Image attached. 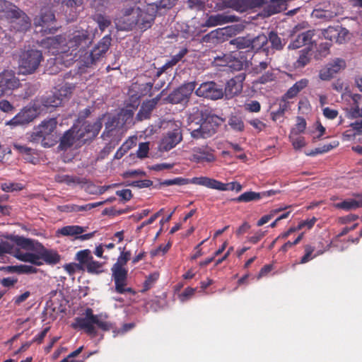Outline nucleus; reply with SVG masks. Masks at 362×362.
Instances as JSON below:
<instances>
[{
	"label": "nucleus",
	"mask_w": 362,
	"mask_h": 362,
	"mask_svg": "<svg viewBox=\"0 0 362 362\" xmlns=\"http://www.w3.org/2000/svg\"><path fill=\"white\" fill-rule=\"evenodd\" d=\"M339 142L337 141H333L332 143L325 144L322 146H319L317 148H315L314 150L311 151L308 155L309 156H315L317 154H321L324 153H327L330 150L333 149L334 148H336L338 146Z\"/></svg>",
	"instance_id": "nucleus-46"
},
{
	"label": "nucleus",
	"mask_w": 362,
	"mask_h": 362,
	"mask_svg": "<svg viewBox=\"0 0 362 362\" xmlns=\"http://www.w3.org/2000/svg\"><path fill=\"white\" fill-rule=\"evenodd\" d=\"M164 92L165 90H163L160 93L154 98L144 101L138 113L136 114V119L138 121H142L150 118L152 111L157 105Z\"/></svg>",
	"instance_id": "nucleus-24"
},
{
	"label": "nucleus",
	"mask_w": 362,
	"mask_h": 362,
	"mask_svg": "<svg viewBox=\"0 0 362 362\" xmlns=\"http://www.w3.org/2000/svg\"><path fill=\"white\" fill-rule=\"evenodd\" d=\"M7 19L9 20L11 28L16 31L25 32L31 25L30 18L17 6L10 11Z\"/></svg>",
	"instance_id": "nucleus-13"
},
{
	"label": "nucleus",
	"mask_w": 362,
	"mask_h": 362,
	"mask_svg": "<svg viewBox=\"0 0 362 362\" xmlns=\"http://www.w3.org/2000/svg\"><path fill=\"white\" fill-rule=\"evenodd\" d=\"M56 181H57L58 182L66 183L68 185L86 183L85 179H82L76 176H71L69 175H58L56 177Z\"/></svg>",
	"instance_id": "nucleus-40"
},
{
	"label": "nucleus",
	"mask_w": 362,
	"mask_h": 362,
	"mask_svg": "<svg viewBox=\"0 0 362 362\" xmlns=\"http://www.w3.org/2000/svg\"><path fill=\"white\" fill-rule=\"evenodd\" d=\"M181 126L182 124L180 122H169L168 131L162 139L160 144L161 151H168L182 140Z\"/></svg>",
	"instance_id": "nucleus-9"
},
{
	"label": "nucleus",
	"mask_w": 362,
	"mask_h": 362,
	"mask_svg": "<svg viewBox=\"0 0 362 362\" xmlns=\"http://www.w3.org/2000/svg\"><path fill=\"white\" fill-rule=\"evenodd\" d=\"M112 37L110 35L104 36L89 52L86 53L83 59L84 66L90 67L103 59L111 45Z\"/></svg>",
	"instance_id": "nucleus-8"
},
{
	"label": "nucleus",
	"mask_w": 362,
	"mask_h": 362,
	"mask_svg": "<svg viewBox=\"0 0 362 362\" xmlns=\"http://www.w3.org/2000/svg\"><path fill=\"white\" fill-rule=\"evenodd\" d=\"M103 264V263L95 261L93 258L86 268L90 274H99L104 272Z\"/></svg>",
	"instance_id": "nucleus-45"
},
{
	"label": "nucleus",
	"mask_w": 362,
	"mask_h": 362,
	"mask_svg": "<svg viewBox=\"0 0 362 362\" xmlns=\"http://www.w3.org/2000/svg\"><path fill=\"white\" fill-rule=\"evenodd\" d=\"M93 258V257L91 255V252L88 249L80 250L76 255V259L79 262L78 264H81L83 269L88 264Z\"/></svg>",
	"instance_id": "nucleus-41"
},
{
	"label": "nucleus",
	"mask_w": 362,
	"mask_h": 362,
	"mask_svg": "<svg viewBox=\"0 0 362 362\" xmlns=\"http://www.w3.org/2000/svg\"><path fill=\"white\" fill-rule=\"evenodd\" d=\"M95 326L104 332L115 329L114 324L105 320L102 315H94L89 308L86 309L83 317H76L72 323L73 328L83 329L93 337L98 334Z\"/></svg>",
	"instance_id": "nucleus-1"
},
{
	"label": "nucleus",
	"mask_w": 362,
	"mask_h": 362,
	"mask_svg": "<svg viewBox=\"0 0 362 362\" xmlns=\"http://www.w3.org/2000/svg\"><path fill=\"white\" fill-rule=\"evenodd\" d=\"M11 240L19 247L27 250H34L35 249L34 241L30 238L23 236L16 235Z\"/></svg>",
	"instance_id": "nucleus-38"
},
{
	"label": "nucleus",
	"mask_w": 362,
	"mask_h": 362,
	"mask_svg": "<svg viewBox=\"0 0 362 362\" xmlns=\"http://www.w3.org/2000/svg\"><path fill=\"white\" fill-rule=\"evenodd\" d=\"M268 42H270L272 49L276 50H281L286 42L284 39H281L276 33L271 31L267 36Z\"/></svg>",
	"instance_id": "nucleus-37"
},
{
	"label": "nucleus",
	"mask_w": 362,
	"mask_h": 362,
	"mask_svg": "<svg viewBox=\"0 0 362 362\" xmlns=\"http://www.w3.org/2000/svg\"><path fill=\"white\" fill-rule=\"evenodd\" d=\"M277 193V191L270 189L268 191L256 192L253 191H248L241 194L240 196L235 198L228 199V202H250L253 201H258L264 197H271Z\"/></svg>",
	"instance_id": "nucleus-25"
},
{
	"label": "nucleus",
	"mask_w": 362,
	"mask_h": 362,
	"mask_svg": "<svg viewBox=\"0 0 362 362\" xmlns=\"http://www.w3.org/2000/svg\"><path fill=\"white\" fill-rule=\"evenodd\" d=\"M54 12L47 8L41 10L39 16L34 19V25L37 33L42 35L54 34L58 30Z\"/></svg>",
	"instance_id": "nucleus-7"
},
{
	"label": "nucleus",
	"mask_w": 362,
	"mask_h": 362,
	"mask_svg": "<svg viewBox=\"0 0 362 362\" xmlns=\"http://www.w3.org/2000/svg\"><path fill=\"white\" fill-rule=\"evenodd\" d=\"M13 256L21 261L37 266H41L44 262L48 264H55L60 260V256L56 251L47 250L39 243H37L35 252H23L20 250H16L13 252Z\"/></svg>",
	"instance_id": "nucleus-4"
},
{
	"label": "nucleus",
	"mask_w": 362,
	"mask_h": 362,
	"mask_svg": "<svg viewBox=\"0 0 362 362\" xmlns=\"http://www.w3.org/2000/svg\"><path fill=\"white\" fill-rule=\"evenodd\" d=\"M42 60L40 50L30 49L23 52L18 61L19 74L28 75L35 73Z\"/></svg>",
	"instance_id": "nucleus-6"
},
{
	"label": "nucleus",
	"mask_w": 362,
	"mask_h": 362,
	"mask_svg": "<svg viewBox=\"0 0 362 362\" xmlns=\"http://www.w3.org/2000/svg\"><path fill=\"white\" fill-rule=\"evenodd\" d=\"M95 326L104 332L115 329L114 324L105 320L102 315H94L89 308L86 309L83 317H76L72 323L73 328L83 329L93 337L98 334Z\"/></svg>",
	"instance_id": "nucleus-2"
},
{
	"label": "nucleus",
	"mask_w": 362,
	"mask_h": 362,
	"mask_svg": "<svg viewBox=\"0 0 362 362\" xmlns=\"http://www.w3.org/2000/svg\"><path fill=\"white\" fill-rule=\"evenodd\" d=\"M250 49L258 51L267 44V36L264 34H259L255 37H250Z\"/></svg>",
	"instance_id": "nucleus-36"
},
{
	"label": "nucleus",
	"mask_w": 362,
	"mask_h": 362,
	"mask_svg": "<svg viewBox=\"0 0 362 362\" xmlns=\"http://www.w3.org/2000/svg\"><path fill=\"white\" fill-rule=\"evenodd\" d=\"M205 177H194L192 179L184 177H175L174 179L165 180L160 182V185L170 186V185H185L188 184H194L198 185L204 186Z\"/></svg>",
	"instance_id": "nucleus-30"
},
{
	"label": "nucleus",
	"mask_w": 362,
	"mask_h": 362,
	"mask_svg": "<svg viewBox=\"0 0 362 362\" xmlns=\"http://www.w3.org/2000/svg\"><path fill=\"white\" fill-rule=\"evenodd\" d=\"M204 187L211 189H215L221 191L235 190L238 192L242 190V185L237 182H232L228 183H223L215 179L205 177Z\"/></svg>",
	"instance_id": "nucleus-27"
},
{
	"label": "nucleus",
	"mask_w": 362,
	"mask_h": 362,
	"mask_svg": "<svg viewBox=\"0 0 362 362\" xmlns=\"http://www.w3.org/2000/svg\"><path fill=\"white\" fill-rule=\"evenodd\" d=\"M57 124L58 122L55 117L44 119L31 133L30 141L40 143L45 148L54 146L59 139L57 132Z\"/></svg>",
	"instance_id": "nucleus-3"
},
{
	"label": "nucleus",
	"mask_w": 362,
	"mask_h": 362,
	"mask_svg": "<svg viewBox=\"0 0 362 362\" xmlns=\"http://www.w3.org/2000/svg\"><path fill=\"white\" fill-rule=\"evenodd\" d=\"M309 83L307 78H302L296 81L285 93L286 98L291 99L295 98L303 89L306 88Z\"/></svg>",
	"instance_id": "nucleus-34"
},
{
	"label": "nucleus",
	"mask_w": 362,
	"mask_h": 362,
	"mask_svg": "<svg viewBox=\"0 0 362 362\" xmlns=\"http://www.w3.org/2000/svg\"><path fill=\"white\" fill-rule=\"evenodd\" d=\"M349 114L351 118L362 117V107H359L358 103H353L350 107Z\"/></svg>",
	"instance_id": "nucleus-57"
},
{
	"label": "nucleus",
	"mask_w": 362,
	"mask_h": 362,
	"mask_svg": "<svg viewBox=\"0 0 362 362\" xmlns=\"http://www.w3.org/2000/svg\"><path fill=\"white\" fill-rule=\"evenodd\" d=\"M61 0H58V2H60ZM83 0H66L62 1V4L66 6L67 8H69L71 11H74L76 13V9L78 7H81L83 4Z\"/></svg>",
	"instance_id": "nucleus-53"
},
{
	"label": "nucleus",
	"mask_w": 362,
	"mask_h": 362,
	"mask_svg": "<svg viewBox=\"0 0 362 362\" xmlns=\"http://www.w3.org/2000/svg\"><path fill=\"white\" fill-rule=\"evenodd\" d=\"M286 0H271L264 8V11L267 16H272L281 11V6L284 5Z\"/></svg>",
	"instance_id": "nucleus-42"
},
{
	"label": "nucleus",
	"mask_w": 362,
	"mask_h": 362,
	"mask_svg": "<svg viewBox=\"0 0 362 362\" xmlns=\"http://www.w3.org/2000/svg\"><path fill=\"white\" fill-rule=\"evenodd\" d=\"M38 115V110L34 107H25L8 122V124L17 126L28 124Z\"/></svg>",
	"instance_id": "nucleus-20"
},
{
	"label": "nucleus",
	"mask_w": 362,
	"mask_h": 362,
	"mask_svg": "<svg viewBox=\"0 0 362 362\" xmlns=\"http://www.w3.org/2000/svg\"><path fill=\"white\" fill-rule=\"evenodd\" d=\"M112 279L115 283V291L117 293L124 294L129 293L135 294V291L130 287H127L128 271L119 264H113L111 268Z\"/></svg>",
	"instance_id": "nucleus-11"
},
{
	"label": "nucleus",
	"mask_w": 362,
	"mask_h": 362,
	"mask_svg": "<svg viewBox=\"0 0 362 362\" xmlns=\"http://www.w3.org/2000/svg\"><path fill=\"white\" fill-rule=\"evenodd\" d=\"M85 231L83 227L80 226H67L59 229L57 233L64 236L81 235Z\"/></svg>",
	"instance_id": "nucleus-39"
},
{
	"label": "nucleus",
	"mask_w": 362,
	"mask_h": 362,
	"mask_svg": "<svg viewBox=\"0 0 362 362\" xmlns=\"http://www.w3.org/2000/svg\"><path fill=\"white\" fill-rule=\"evenodd\" d=\"M133 115L132 110H127L117 115L109 116L107 121L105 122V129L102 136H104L105 134L109 136L112 131L117 127H122L128 119H132Z\"/></svg>",
	"instance_id": "nucleus-15"
},
{
	"label": "nucleus",
	"mask_w": 362,
	"mask_h": 362,
	"mask_svg": "<svg viewBox=\"0 0 362 362\" xmlns=\"http://www.w3.org/2000/svg\"><path fill=\"white\" fill-rule=\"evenodd\" d=\"M250 37H238L230 40L229 44L238 49H250Z\"/></svg>",
	"instance_id": "nucleus-43"
},
{
	"label": "nucleus",
	"mask_w": 362,
	"mask_h": 362,
	"mask_svg": "<svg viewBox=\"0 0 362 362\" xmlns=\"http://www.w3.org/2000/svg\"><path fill=\"white\" fill-rule=\"evenodd\" d=\"M346 67V62L344 59L336 58L332 62L329 63L327 66L320 71L319 77L322 81H329L334 76L339 72L341 69Z\"/></svg>",
	"instance_id": "nucleus-22"
},
{
	"label": "nucleus",
	"mask_w": 362,
	"mask_h": 362,
	"mask_svg": "<svg viewBox=\"0 0 362 362\" xmlns=\"http://www.w3.org/2000/svg\"><path fill=\"white\" fill-rule=\"evenodd\" d=\"M214 152V151L207 146L194 147L192 150L190 160L197 163H211L216 159Z\"/></svg>",
	"instance_id": "nucleus-21"
},
{
	"label": "nucleus",
	"mask_w": 362,
	"mask_h": 362,
	"mask_svg": "<svg viewBox=\"0 0 362 362\" xmlns=\"http://www.w3.org/2000/svg\"><path fill=\"white\" fill-rule=\"evenodd\" d=\"M200 117L201 121H203L206 128L211 131L210 133L211 137L216 133L218 128L223 122L221 117L207 110H202L200 112Z\"/></svg>",
	"instance_id": "nucleus-23"
},
{
	"label": "nucleus",
	"mask_w": 362,
	"mask_h": 362,
	"mask_svg": "<svg viewBox=\"0 0 362 362\" xmlns=\"http://www.w3.org/2000/svg\"><path fill=\"white\" fill-rule=\"evenodd\" d=\"M228 125L235 131L242 132L244 130V122L241 117L233 115L228 119Z\"/></svg>",
	"instance_id": "nucleus-47"
},
{
	"label": "nucleus",
	"mask_w": 362,
	"mask_h": 362,
	"mask_svg": "<svg viewBox=\"0 0 362 362\" xmlns=\"http://www.w3.org/2000/svg\"><path fill=\"white\" fill-rule=\"evenodd\" d=\"M195 88L194 81L185 83L171 92L165 101L171 104H187Z\"/></svg>",
	"instance_id": "nucleus-12"
},
{
	"label": "nucleus",
	"mask_w": 362,
	"mask_h": 362,
	"mask_svg": "<svg viewBox=\"0 0 362 362\" xmlns=\"http://www.w3.org/2000/svg\"><path fill=\"white\" fill-rule=\"evenodd\" d=\"M78 133L79 132H76L74 128L65 132L59 139L58 148L61 151H66L71 148L74 145L76 139H79L78 136Z\"/></svg>",
	"instance_id": "nucleus-32"
},
{
	"label": "nucleus",
	"mask_w": 362,
	"mask_h": 362,
	"mask_svg": "<svg viewBox=\"0 0 362 362\" xmlns=\"http://www.w3.org/2000/svg\"><path fill=\"white\" fill-rule=\"evenodd\" d=\"M93 41V35L91 33L85 29L76 30L69 36L66 46L71 51V55L76 57L88 48Z\"/></svg>",
	"instance_id": "nucleus-5"
},
{
	"label": "nucleus",
	"mask_w": 362,
	"mask_h": 362,
	"mask_svg": "<svg viewBox=\"0 0 362 362\" xmlns=\"http://www.w3.org/2000/svg\"><path fill=\"white\" fill-rule=\"evenodd\" d=\"M74 88V86L72 84L65 83L59 88H55L51 94L42 98V103L47 108L59 107L71 95Z\"/></svg>",
	"instance_id": "nucleus-10"
},
{
	"label": "nucleus",
	"mask_w": 362,
	"mask_h": 362,
	"mask_svg": "<svg viewBox=\"0 0 362 362\" xmlns=\"http://www.w3.org/2000/svg\"><path fill=\"white\" fill-rule=\"evenodd\" d=\"M292 135L293 134H291L289 136V138L292 142V144H293L294 148L300 149L302 147L305 146V142L303 137L298 136V137L294 139Z\"/></svg>",
	"instance_id": "nucleus-64"
},
{
	"label": "nucleus",
	"mask_w": 362,
	"mask_h": 362,
	"mask_svg": "<svg viewBox=\"0 0 362 362\" xmlns=\"http://www.w3.org/2000/svg\"><path fill=\"white\" fill-rule=\"evenodd\" d=\"M335 207L345 211L355 210L362 207V196L358 199H348L341 202L335 204Z\"/></svg>",
	"instance_id": "nucleus-33"
},
{
	"label": "nucleus",
	"mask_w": 362,
	"mask_h": 362,
	"mask_svg": "<svg viewBox=\"0 0 362 362\" xmlns=\"http://www.w3.org/2000/svg\"><path fill=\"white\" fill-rule=\"evenodd\" d=\"M20 85V81L13 71L5 70L0 74V96L18 88Z\"/></svg>",
	"instance_id": "nucleus-16"
},
{
	"label": "nucleus",
	"mask_w": 362,
	"mask_h": 362,
	"mask_svg": "<svg viewBox=\"0 0 362 362\" xmlns=\"http://www.w3.org/2000/svg\"><path fill=\"white\" fill-rule=\"evenodd\" d=\"M186 2L188 8L199 11L202 10L205 5V0H187Z\"/></svg>",
	"instance_id": "nucleus-54"
},
{
	"label": "nucleus",
	"mask_w": 362,
	"mask_h": 362,
	"mask_svg": "<svg viewBox=\"0 0 362 362\" xmlns=\"http://www.w3.org/2000/svg\"><path fill=\"white\" fill-rule=\"evenodd\" d=\"M276 78V76L274 74V73L273 72V71H267V72H265L263 75H262L259 78V82L260 83H267L268 82H271V81H274Z\"/></svg>",
	"instance_id": "nucleus-59"
},
{
	"label": "nucleus",
	"mask_w": 362,
	"mask_h": 362,
	"mask_svg": "<svg viewBox=\"0 0 362 362\" xmlns=\"http://www.w3.org/2000/svg\"><path fill=\"white\" fill-rule=\"evenodd\" d=\"M177 0H159L156 2L151 3L156 6V13L161 9H170L173 8Z\"/></svg>",
	"instance_id": "nucleus-49"
},
{
	"label": "nucleus",
	"mask_w": 362,
	"mask_h": 362,
	"mask_svg": "<svg viewBox=\"0 0 362 362\" xmlns=\"http://www.w3.org/2000/svg\"><path fill=\"white\" fill-rule=\"evenodd\" d=\"M16 6L6 0H0V16L8 18L10 11H13Z\"/></svg>",
	"instance_id": "nucleus-48"
},
{
	"label": "nucleus",
	"mask_w": 362,
	"mask_h": 362,
	"mask_svg": "<svg viewBox=\"0 0 362 362\" xmlns=\"http://www.w3.org/2000/svg\"><path fill=\"white\" fill-rule=\"evenodd\" d=\"M306 128L305 119L302 117H297L296 127L292 129L291 134L298 135L304 132Z\"/></svg>",
	"instance_id": "nucleus-50"
},
{
	"label": "nucleus",
	"mask_w": 362,
	"mask_h": 362,
	"mask_svg": "<svg viewBox=\"0 0 362 362\" xmlns=\"http://www.w3.org/2000/svg\"><path fill=\"white\" fill-rule=\"evenodd\" d=\"M314 36V30H307L294 37L288 46V49H297L303 46L313 44L312 38Z\"/></svg>",
	"instance_id": "nucleus-29"
},
{
	"label": "nucleus",
	"mask_w": 362,
	"mask_h": 362,
	"mask_svg": "<svg viewBox=\"0 0 362 362\" xmlns=\"http://www.w3.org/2000/svg\"><path fill=\"white\" fill-rule=\"evenodd\" d=\"M153 185V182L150 180H142L133 181L129 184V186L138 187V188H146L149 187Z\"/></svg>",
	"instance_id": "nucleus-58"
},
{
	"label": "nucleus",
	"mask_w": 362,
	"mask_h": 362,
	"mask_svg": "<svg viewBox=\"0 0 362 362\" xmlns=\"http://www.w3.org/2000/svg\"><path fill=\"white\" fill-rule=\"evenodd\" d=\"M315 250V248L310 245H306L305 247V255L302 257L300 261V264H305L306 262H308V261H310V259H312L313 258H314L315 257V256H312V254L313 252H314Z\"/></svg>",
	"instance_id": "nucleus-55"
},
{
	"label": "nucleus",
	"mask_w": 362,
	"mask_h": 362,
	"mask_svg": "<svg viewBox=\"0 0 362 362\" xmlns=\"http://www.w3.org/2000/svg\"><path fill=\"white\" fill-rule=\"evenodd\" d=\"M226 8H232L235 10H240V6L238 4V0H229L225 1L222 3V6H218L219 9H223Z\"/></svg>",
	"instance_id": "nucleus-62"
},
{
	"label": "nucleus",
	"mask_w": 362,
	"mask_h": 362,
	"mask_svg": "<svg viewBox=\"0 0 362 362\" xmlns=\"http://www.w3.org/2000/svg\"><path fill=\"white\" fill-rule=\"evenodd\" d=\"M1 189L4 192H13L14 190H21L22 189L21 185L18 183H3L1 184Z\"/></svg>",
	"instance_id": "nucleus-63"
},
{
	"label": "nucleus",
	"mask_w": 362,
	"mask_h": 362,
	"mask_svg": "<svg viewBox=\"0 0 362 362\" xmlns=\"http://www.w3.org/2000/svg\"><path fill=\"white\" fill-rule=\"evenodd\" d=\"M93 20L97 23L98 28L101 31H104L111 25V20L110 18L101 13H96L94 15Z\"/></svg>",
	"instance_id": "nucleus-44"
},
{
	"label": "nucleus",
	"mask_w": 362,
	"mask_h": 362,
	"mask_svg": "<svg viewBox=\"0 0 362 362\" xmlns=\"http://www.w3.org/2000/svg\"><path fill=\"white\" fill-rule=\"evenodd\" d=\"M245 79V74L241 73L228 80L225 86L223 95H225L227 99H230L240 93L243 90V83Z\"/></svg>",
	"instance_id": "nucleus-19"
},
{
	"label": "nucleus",
	"mask_w": 362,
	"mask_h": 362,
	"mask_svg": "<svg viewBox=\"0 0 362 362\" xmlns=\"http://www.w3.org/2000/svg\"><path fill=\"white\" fill-rule=\"evenodd\" d=\"M141 8L132 6L123 9L121 22L124 25V29L132 30L136 28L138 19L141 17Z\"/></svg>",
	"instance_id": "nucleus-18"
},
{
	"label": "nucleus",
	"mask_w": 362,
	"mask_h": 362,
	"mask_svg": "<svg viewBox=\"0 0 362 362\" xmlns=\"http://www.w3.org/2000/svg\"><path fill=\"white\" fill-rule=\"evenodd\" d=\"M103 127L102 118H98L94 122L90 123L86 122L83 124V129L78 130V138H84L87 135L86 139H91L95 138L100 131Z\"/></svg>",
	"instance_id": "nucleus-26"
},
{
	"label": "nucleus",
	"mask_w": 362,
	"mask_h": 362,
	"mask_svg": "<svg viewBox=\"0 0 362 362\" xmlns=\"http://www.w3.org/2000/svg\"><path fill=\"white\" fill-rule=\"evenodd\" d=\"M287 109V105L286 103H283V104H280L279 108L271 112V118L273 121H277L280 118L283 117L285 111Z\"/></svg>",
	"instance_id": "nucleus-51"
},
{
	"label": "nucleus",
	"mask_w": 362,
	"mask_h": 362,
	"mask_svg": "<svg viewBox=\"0 0 362 362\" xmlns=\"http://www.w3.org/2000/svg\"><path fill=\"white\" fill-rule=\"evenodd\" d=\"M130 257V251H122L120 255L117 259V261L114 264H119L120 267H124V265H126L127 262L129 260Z\"/></svg>",
	"instance_id": "nucleus-56"
},
{
	"label": "nucleus",
	"mask_w": 362,
	"mask_h": 362,
	"mask_svg": "<svg viewBox=\"0 0 362 362\" xmlns=\"http://www.w3.org/2000/svg\"><path fill=\"white\" fill-rule=\"evenodd\" d=\"M148 150L149 146L148 142L140 143L137 151V156L140 158H146L148 153Z\"/></svg>",
	"instance_id": "nucleus-61"
},
{
	"label": "nucleus",
	"mask_w": 362,
	"mask_h": 362,
	"mask_svg": "<svg viewBox=\"0 0 362 362\" xmlns=\"http://www.w3.org/2000/svg\"><path fill=\"white\" fill-rule=\"evenodd\" d=\"M158 278V274L156 273L150 274L148 276L144 282V288L141 290V292H145L148 290H149L152 286L154 284V283L157 281Z\"/></svg>",
	"instance_id": "nucleus-52"
},
{
	"label": "nucleus",
	"mask_w": 362,
	"mask_h": 362,
	"mask_svg": "<svg viewBox=\"0 0 362 362\" xmlns=\"http://www.w3.org/2000/svg\"><path fill=\"white\" fill-rule=\"evenodd\" d=\"M245 109L250 112H259L261 109L260 103L257 100H252L245 103Z\"/></svg>",
	"instance_id": "nucleus-60"
},
{
	"label": "nucleus",
	"mask_w": 362,
	"mask_h": 362,
	"mask_svg": "<svg viewBox=\"0 0 362 362\" xmlns=\"http://www.w3.org/2000/svg\"><path fill=\"white\" fill-rule=\"evenodd\" d=\"M195 93L199 97L211 100H218L223 96V88L214 81L202 83Z\"/></svg>",
	"instance_id": "nucleus-14"
},
{
	"label": "nucleus",
	"mask_w": 362,
	"mask_h": 362,
	"mask_svg": "<svg viewBox=\"0 0 362 362\" xmlns=\"http://www.w3.org/2000/svg\"><path fill=\"white\" fill-rule=\"evenodd\" d=\"M156 6L148 4L145 8H141V17L138 19L136 28L141 30H146L150 28L156 16Z\"/></svg>",
	"instance_id": "nucleus-17"
},
{
	"label": "nucleus",
	"mask_w": 362,
	"mask_h": 362,
	"mask_svg": "<svg viewBox=\"0 0 362 362\" xmlns=\"http://www.w3.org/2000/svg\"><path fill=\"white\" fill-rule=\"evenodd\" d=\"M238 18L233 15H225L223 13H218L209 16L206 22L205 25L207 27H214L218 25H223L228 23L237 22Z\"/></svg>",
	"instance_id": "nucleus-31"
},
{
	"label": "nucleus",
	"mask_w": 362,
	"mask_h": 362,
	"mask_svg": "<svg viewBox=\"0 0 362 362\" xmlns=\"http://www.w3.org/2000/svg\"><path fill=\"white\" fill-rule=\"evenodd\" d=\"M188 131L194 139H206L211 137L210 133L211 131L206 128L203 121H201V117L197 122L192 121L189 124Z\"/></svg>",
	"instance_id": "nucleus-28"
},
{
	"label": "nucleus",
	"mask_w": 362,
	"mask_h": 362,
	"mask_svg": "<svg viewBox=\"0 0 362 362\" xmlns=\"http://www.w3.org/2000/svg\"><path fill=\"white\" fill-rule=\"evenodd\" d=\"M310 51L311 48L307 47L299 52V57L293 63V66L296 69H302L310 62Z\"/></svg>",
	"instance_id": "nucleus-35"
}]
</instances>
